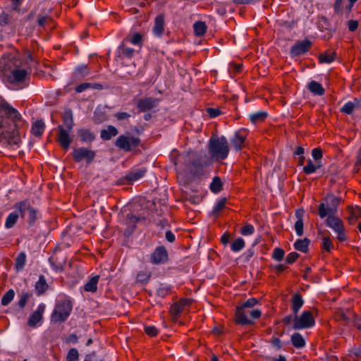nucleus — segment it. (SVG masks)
I'll return each mask as SVG.
<instances>
[{
    "label": "nucleus",
    "instance_id": "52",
    "mask_svg": "<svg viewBox=\"0 0 361 361\" xmlns=\"http://www.w3.org/2000/svg\"><path fill=\"white\" fill-rule=\"evenodd\" d=\"M183 310L181 304L175 302L171 305V312L174 317H178Z\"/></svg>",
    "mask_w": 361,
    "mask_h": 361
},
{
    "label": "nucleus",
    "instance_id": "13",
    "mask_svg": "<svg viewBox=\"0 0 361 361\" xmlns=\"http://www.w3.org/2000/svg\"><path fill=\"white\" fill-rule=\"evenodd\" d=\"M312 45V42L309 39L299 41L295 43L290 49V54L293 56H300L309 51Z\"/></svg>",
    "mask_w": 361,
    "mask_h": 361
},
{
    "label": "nucleus",
    "instance_id": "35",
    "mask_svg": "<svg viewBox=\"0 0 361 361\" xmlns=\"http://www.w3.org/2000/svg\"><path fill=\"white\" fill-rule=\"evenodd\" d=\"M88 88L101 90V89H102V85L101 84H98V83L84 82V83H82V84L78 85L75 87V91H76V92L80 93V92L85 91V90H87Z\"/></svg>",
    "mask_w": 361,
    "mask_h": 361
},
{
    "label": "nucleus",
    "instance_id": "20",
    "mask_svg": "<svg viewBox=\"0 0 361 361\" xmlns=\"http://www.w3.org/2000/svg\"><path fill=\"white\" fill-rule=\"evenodd\" d=\"M291 309L294 315L298 314L299 310L302 307L304 304V300L302 299V295L297 293H295L291 298Z\"/></svg>",
    "mask_w": 361,
    "mask_h": 361
},
{
    "label": "nucleus",
    "instance_id": "43",
    "mask_svg": "<svg viewBox=\"0 0 361 361\" xmlns=\"http://www.w3.org/2000/svg\"><path fill=\"white\" fill-rule=\"evenodd\" d=\"M26 260V255L24 252H20L16 259L15 266L17 270L23 269Z\"/></svg>",
    "mask_w": 361,
    "mask_h": 361
},
{
    "label": "nucleus",
    "instance_id": "51",
    "mask_svg": "<svg viewBox=\"0 0 361 361\" xmlns=\"http://www.w3.org/2000/svg\"><path fill=\"white\" fill-rule=\"evenodd\" d=\"M284 255L285 252L283 249L280 247H276L274 249L272 253V258L278 262H280L283 259Z\"/></svg>",
    "mask_w": 361,
    "mask_h": 361
},
{
    "label": "nucleus",
    "instance_id": "47",
    "mask_svg": "<svg viewBox=\"0 0 361 361\" xmlns=\"http://www.w3.org/2000/svg\"><path fill=\"white\" fill-rule=\"evenodd\" d=\"M140 219V217H137L133 214H128L126 221V224L133 230L135 227L136 223L138 222Z\"/></svg>",
    "mask_w": 361,
    "mask_h": 361
},
{
    "label": "nucleus",
    "instance_id": "29",
    "mask_svg": "<svg viewBox=\"0 0 361 361\" xmlns=\"http://www.w3.org/2000/svg\"><path fill=\"white\" fill-rule=\"evenodd\" d=\"M45 125L42 120H37L35 121L31 129V133L36 137H40L44 130Z\"/></svg>",
    "mask_w": 361,
    "mask_h": 361
},
{
    "label": "nucleus",
    "instance_id": "6",
    "mask_svg": "<svg viewBox=\"0 0 361 361\" xmlns=\"http://www.w3.org/2000/svg\"><path fill=\"white\" fill-rule=\"evenodd\" d=\"M258 300L255 298H251L244 302L240 306L237 307L235 314V323L240 325L253 324L254 322L247 317V309H252L255 305L258 304Z\"/></svg>",
    "mask_w": 361,
    "mask_h": 361
},
{
    "label": "nucleus",
    "instance_id": "62",
    "mask_svg": "<svg viewBox=\"0 0 361 361\" xmlns=\"http://www.w3.org/2000/svg\"><path fill=\"white\" fill-rule=\"evenodd\" d=\"M142 37L140 33H135L130 39V42L133 44H140L142 42Z\"/></svg>",
    "mask_w": 361,
    "mask_h": 361
},
{
    "label": "nucleus",
    "instance_id": "33",
    "mask_svg": "<svg viewBox=\"0 0 361 361\" xmlns=\"http://www.w3.org/2000/svg\"><path fill=\"white\" fill-rule=\"evenodd\" d=\"M99 276L97 275L92 277L89 281L85 285L84 290L87 292L94 293L97 290V283Z\"/></svg>",
    "mask_w": 361,
    "mask_h": 361
},
{
    "label": "nucleus",
    "instance_id": "4",
    "mask_svg": "<svg viewBox=\"0 0 361 361\" xmlns=\"http://www.w3.org/2000/svg\"><path fill=\"white\" fill-rule=\"evenodd\" d=\"M341 202V199L340 197L329 194L319 205L318 213L320 218L323 219L329 215H336Z\"/></svg>",
    "mask_w": 361,
    "mask_h": 361
},
{
    "label": "nucleus",
    "instance_id": "56",
    "mask_svg": "<svg viewBox=\"0 0 361 361\" xmlns=\"http://www.w3.org/2000/svg\"><path fill=\"white\" fill-rule=\"evenodd\" d=\"M299 254L295 252L289 253L285 259V262L288 264H291L295 262L299 257Z\"/></svg>",
    "mask_w": 361,
    "mask_h": 361
},
{
    "label": "nucleus",
    "instance_id": "41",
    "mask_svg": "<svg viewBox=\"0 0 361 361\" xmlns=\"http://www.w3.org/2000/svg\"><path fill=\"white\" fill-rule=\"evenodd\" d=\"M15 292L13 289H9L1 298V303L4 306L8 305L14 298Z\"/></svg>",
    "mask_w": 361,
    "mask_h": 361
},
{
    "label": "nucleus",
    "instance_id": "16",
    "mask_svg": "<svg viewBox=\"0 0 361 361\" xmlns=\"http://www.w3.org/2000/svg\"><path fill=\"white\" fill-rule=\"evenodd\" d=\"M58 142L61 145V146L65 149H68L69 148L70 144L72 142V138L70 137L67 129H65L62 126H58Z\"/></svg>",
    "mask_w": 361,
    "mask_h": 361
},
{
    "label": "nucleus",
    "instance_id": "11",
    "mask_svg": "<svg viewBox=\"0 0 361 361\" xmlns=\"http://www.w3.org/2000/svg\"><path fill=\"white\" fill-rule=\"evenodd\" d=\"M73 158L75 162L86 161L87 164H91L95 156V152L85 147L75 148L73 151Z\"/></svg>",
    "mask_w": 361,
    "mask_h": 361
},
{
    "label": "nucleus",
    "instance_id": "59",
    "mask_svg": "<svg viewBox=\"0 0 361 361\" xmlns=\"http://www.w3.org/2000/svg\"><path fill=\"white\" fill-rule=\"evenodd\" d=\"M170 289V286H164L163 285H161L157 290V294L158 296L164 298L166 295L168 294Z\"/></svg>",
    "mask_w": 361,
    "mask_h": 361
},
{
    "label": "nucleus",
    "instance_id": "57",
    "mask_svg": "<svg viewBox=\"0 0 361 361\" xmlns=\"http://www.w3.org/2000/svg\"><path fill=\"white\" fill-rule=\"evenodd\" d=\"M255 228L252 225L247 224L245 226L242 227L240 229V233L243 235H251L254 233Z\"/></svg>",
    "mask_w": 361,
    "mask_h": 361
},
{
    "label": "nucleus",
    "instance_id": "26",
    "mask_svg": "<svg viewBox=\"0 0 361 361\" xmlns=\"http://www.w3.org/2000/svg\"><path fill=\"white\" fill-rule=\"evenodd\" d=\"M360 106V102L357 99H355L353 102H348L344 104V106L341 109V111L345 114H351L354 109L356 108H359Z\"/></svg>",
    "mask_w": 361,
    "mask_h": 361
},
{
    "label": "nucleus",
    "instance_id": "45",
    "mask_svg": "<svg viewBox=\"0 0 361 361\" xmlns=\"http://www.w3.org/2000/svg\"><path fill=\"white\" fill-rule=\"evenodd\" d=\"M245 247V241L242 238H237L231 245L233 252H239Z\"/></svg>",
    "mask_w": 361,
    "mask_h": 361
},
{
    "label": "nucleus",
    "instance_id": "40",
    "mask_svg": "<svg viewBox=\"0 0 361 361\" xmlns=\"http://www.w3.org/2000/svg\"><path fill=\"white\" fill-rule=\"evenodd\" d=\"M226 202L227 199L226 197L221 198L214 207L213 210L211 212V215L213 216H217L219 213L225 207Z\"/></svg>",
    "mask_w": 361,
    "mask_h": 361
},
{
    "label": "nucleus",
    "instance_id": "27",
    "mask_svg": "<svg viewBox=\"0 0 361 361\" xmlns=\"http://www.w3.org/2000/svg\"><path fill=\"white\" fill-rule=\"evenodd\" d=\"M348 210L350 212V216L347 219L350 224H354L357 219L361 218V207H348Z\"/></svg>",
    "mask_w": 361,
    "mask_h": 361
},
{
    "label": "nucleus",
    "instance_id": "12",
    "mask_svg": "<svg viewBox=\"0 0 361 361\" xmlns=\"http://www.w3.org/2000/svg\"><path fill=\"white\" fill-rule=\"evenodd\" d=\"M20 63L16 59L14 56H9L8 58H2L0 60V72L4 77L12 73V71L18 69Z\"/></svg>",
    "mask_w": 361,
    "mask_h": 361
},
{
    "label": "nucleus",
    "instance_id": "9",
    "mask_svg": "<svg viewBox=\"0 0 361 361\" xmlns=\"http://www.w3.org/2000/svg\"><path fill=\"white\" fill-rule=\"evenodd\" d=\"M325 224L327 226L333 229L336 234V238L339 241L343 242L346 240L343 222L339 217L336 215L327 216Z\"/></svg>",
    "mask_w": 361,
    "mask_h": 361
},
{
    "label": "nucleus",
    "instance_id": "5",
    "mask_svg": "<svg viewBox=\"0 0 361 361\" xmlns=\"http://www.w3.org/2000/svg\"><path fill=\"white\" fill-rule=\"evenodd\" d=\"M72 303L70 300L59 301L55 306L51 316V321L54 324L64 322L69 317L72 311Z\"/></svg>",
    "mask_w": 361,
    "mask_h": 361
},
{
    "label": "nucleus",
    "instance_id": "54",
    "mask_svg": "<svg viewBox=\"0 0 361 361\" xmlns=\"http://www.w3.org/2000/svg\"><path fill=\"white\" fill-rule=\"evenodd\" d=\"M261 314H262L261 311L258 309H255V310L247 309V317L249 315L250 317V318H249V319H251L252 321V319L259 318L261 316Z\"/></svg>",
    "mask_w": 361,
    "mask_h": 361
},
{
    "label": "nucleus",
    "instance_id": "53",
    "mask_svg": "<svg viewBox=\"0 0 361 361\" xmlns=\"http://www.w3.org/2000/svg\"><path fill=\"white\" fill-rule=\"evenodd\" d=\"M322 247L327 252H331V249L333 248V244L329 237L323 238Z\"/></svg>",
    "mask_w": 361,
    "mask_h": 361
},
{
    "label": "nucleus",
    "instance_id": "21",
    "mask_svg": "<svg viewBox=\"0 0 361 361\" xmlns=\"http://www.w3.org/2000/svg\"><path fill=\"white\" fill-rule=\"evenodd\" d=\"M246 135L241 131H237L234 137L231 140L235 149L238 151L242 149L243 145L245 140Z\"/></svg>",
    "mask_w": 361,
    "mask_h": 361
},
{
    "label": "nucleus",
    "instance_id": "50",
    "mask_svg": "<svg viewBox=\"0 0 361 361\" xmlns=\"http://www.w3.org/2000/svg\"><path fill=\"white\" fill-rule=\"evenodd\" d=\"M78 351L76 348H71L67 354V361H78Z\"/></svg>",
    "mask_w": 361,
    "mask_h": 361
},
{
    "label": "nucleus",
    "instance_id": "60",
    "mask_svg": "<svg viewBox=\"0 0 361 361\" xmlns=\"http://www.w3.org/2000/svg\"><path fill=\"white\" fill-rule=\"evenodd\" d=\"M145 333L150 336H154L157 334V329L154 326H145Z\"/></svg>",
    "mask_w": 361,
    "mask_h": 361
},
{
    "label": "nucleus",
    "instance_id": "30",
    "mask_svg": "<svg viewBox=\"0 0 361 361\" xmlns=\"http://www.w3.org/2000/svg\"><path fill=\"white\" fill-rule=\"evenodd\" d=\"M118 130L113 126H109L107 129L101 131V138L104 140H109L112 137L118 134Z\"/></svg>",
    "mask_w": 361,
    "mask_h": 361
},
{
    "label": "nucleus",
    "instance_id": "22",
    "mask_svg": "<svg viewBox=\"0 0 361 361\" xmlns=\"http://www.w3.org/2000/svg\"><path fill=\"white\" fill-rule=\"evenodd\" d=\"M146 171L145 169H137L132 170L125 176V179L129 182L137 180L142 178Z\"/></svg>",
    "mask_w": 361,
    "mask_h": 361
},
{
    "label": "nucleus",
    "instance_id": "8",
    "mask_svg": "<svg viewBox=\"0 0 361 361\" xmlns=\"http://www.w3.org/2000/svg\"><path fill=\"white\" fill-rule=\"evenodd\" d=\"M315 325V321L311 311H304L299 316L298 314L294 315V323H293V329L300 330L309 329Z\"/></svg>",
    "mask_w": 361,
    "mask_h": 361
},
{
    "label": "nucleus",
    "instance_id": "1",
    "mask_svg": "<svg viewBox=\"0 0 361 361\" xmlns=\"http://www.w3.org/2000/svg\"><path fill=\"white\" fill-rule=\"evenodd\" d=\"M23 121L20 113L8 103L0 104V143L17 149L21 137L19 129Z\"/></svg>",
    "mask_w": 361,
    "mask_h": 361
},
{
    "label": "nucleus",
    "instance_id": "18",
    "mask_svg": "<svg viewBox=\"0 0 361 361\" xmlns=\"http://www.w3.org/2000/svg\"><path fill=\"white\" fill-rule=\"evenodd\" d=\"M157 104L158 99L152 97H145L137 102V106L141 111H146L156 107Z\"/></svg>",
    "mask_w": 361,
    "mask_h": 361
},
{
    "label": "nucleus",
    "instance_id": "17",
    "mask_svg": "<svg viewBox=\"0 0 361 361\" xmlns=\"http://www.w3.org/2000/svg\"><path fill=\"white\" fill-rule=\"evenodd\" d=\"M45 310V305L40 304L37 310H35L29 317L27 321L28 326L34 327L42 319V314Z\"/></svg>",
    "mask_w": 361,
    "mask_h": 361
},
{
    "label": "nucleus",
    "instance_id": "25",
    "mask_svg": "<svg viewBox=\"0 0 361 361\" xmlns=\"http://www.w3.org/2000/svg\"><path fill=\"white\" fill-rule=\"evenodd\" d=\"M78 135L81 141L86 143H91L95 139V135L88 129L80 128L78 130Z\"/></svg>",
    "mask_w": 361,
    "mask_h": 361
},
{
    "label": "nucleus",
    "instance_id": "55",
    "mask_svg": "<svg viewBox=\"0 0 361 361\" xmlns=\"http://www.w3.org/2000/svg\"><path fill=\"white\" fill-rule=\"evenodd\" d=\"M150 274L146 272H140L137 275V281L140 283L145 284L147 283Z\"/></svg>",
    "mask_w": 361,
    "mask_h": 361
},
{
    "label": "nucleus",
    "instance_id": "7",
    "mask_svg": "<svg viewBox=\"0 0 361 361\" xmlns=\"http://www.w3.org/2000/svg\"><path fill=\"white\" fill-rule=\"evenodd\" d=\"M14 208L22 218H27L30 226L34 225L37 219V210L31 205L30 200H25L19 202L15 204Z\"/></svg>",
    "mask_w": 361,
    "mask_h": 361
},
{
    "label": "nucleus",
    "instance_id": "64",
    "mask_svg": "<svg viewBox=\"0 0 361 361\" xmlns=\"http://www.w3.org/2000/svg\"><path fill=\"white\" fill-rule=\"evenodd\" d=\"M207 112L211 118H215L221 114V111L219 109L214 108H208Z\"/></svg>",
    "mask_w": 361,
    "mask_h": 361
},
{
    "label": "nucleus",
    "instance_id": "10",
    "mask_svg": "<svg viewBox=\"0 0 361 361\" xmlns=\"http://www.w3.org/2000/svg\"><path fill=\"white\" fill-rule=\"evenodd\" d=\"M140 140L133 136L121 135L118 137L116 141V146L125 152H130L139 146Z\"/></svg>",
    "mask_w": 361,
    "mask_h": 361
},
{
    "label": "nucleus",
    "instance_id": "48",
    "mask_svg": "<svg viewBox=\"0 0 361 361\" xmlns=\"http://www.w3.org/2000/svg\"><path fill=\"white\" fill-rule=\"evenodd\" d=\"M118 49L121 53L127 58H131L135 52L133 48L126 47L123 44H121Z\"/></svg>",
    "mask_w": 361,
    "mask_h": 361
},
{
    "label": "nucleus",
    "instance_id": "58",
    "mask_svg": "<svg viewBox=\"0 0 361 361\" xmlns=\"http://www.w3.org/2000/svg\"><path fill=\"white\" fill-rule=\"evenodd\" d=\"M303 221H296L294 225V228L295 232L298 236H302L303 235Z\"/></svg>",
    "mask_w": 361,
    "mask_h": 361
},
{
    "label": "nucleus",
    "instance_id": "34",
    "mask_svg": "<svg viewBox=\"0 0 361 361\" xmlns=\"http://www.w3.org/2000/svg\"><path fill=\"white\" fill-rule=\"evenodd\" d=\"M336 52L326 51L319 55V61L321 63H330L334 61Z\"/></svg>",
    "mask_w": 361,
    "mask_h": 361
},
{
    "label": "nucleus",
    "instance_id": "24",
    "mask_svg": "<svg viewBox=\"0 0 361 361\" xmlns=\"http://www.w3.org/2000/svg\"><path fill=\"white\" fill-rule=\"evenodd\" d=\"M164 18L163 15H159L155 18L153 32L157 36H161L164 32Z\"/></svg>",
    "mask_w": 361,
    "mask_h": 361
},
{
    "label": "nucleus",
    "instance_id": "49",
    "mask_svg": "<svg viewBox=\"0 0 361 361\" xmlns=\"http://www.w3.org/2000/svg\"><path fill=\"white\" fill-rule=\"evenodd\" d=\"M317 170V166L312 162V161L309 159H307V164L303 167V172L305 174H311L314 173Z\"/></svg>",
    "mask_w": 361,
    "mask_h": 361
},
{
    "label": "nucleus",
    "instance_id": "37",
    "mask_svg": "<svg viewBox=\"0 0 361 361\" xmlns=\"http://www.w3.org/2000/svg\"><path fill=\"white\" fill-rule=\"evenodd\" d=\"M223 183L219 176L214 177L209 188L214 193H218L222 190Z\"/></svg>",
    "mask_w": 361,
    "mask_h": 361
},
{
    "label": "nucleus",
    "instance_id": "15",
    "mask_svg": "<svg viewBox=\"0 0 361 361\" xmlns=\"http://www.w3.org/2000/svg\"><path fill=\"white\" fill-rule=\"evenodd\" d=\"M27 75V72L25 70L18 68L12 71V73L8 74L4 78H6L9 83L15 84L23 82Z\"/></svg>",
    "mask_w": 361,
    "mask_h": 361
},
{
    "label": "nucleus",
    "instance_id": "19",
    "mask_svg": "<svg viewBox=\"0 0 361 361\" xmlns=\"http://www.w3.org/2000/svg\"><path fill=\"white\" fill-rule=\"evenodd\" d=\"M63 123L65 126V129L68 130H72L74 126L73 114L71 109H65L63 116Z\"/></svg>",
    "mask_w": 361,
    "mask_h": 361
},
{
    "label": "nucleus",
    "instance_id": "31",
    "mask_svg": "<svg viewBox=\"0 0 361 361\" xmlns=\"http://www.w3.org/2000/svg\"><path fill=\"white\" fill-rule=\"evenodd\" d=\"M290 339L293 345L296 348H302L305 345V341L299 333H294L291 336Z\"/></svg>",
    "mask_w": 361,
    "mask_h": 361
},
{
    "label": "nucleus",
    "instance_id": "38",
    "mask_svg": "<svg viewBox=\"0 0 361 361\" xmlns=\"http://www.w3.org/2000/svg\"><path fill=\"white\" fill-rule=\"evenodd\" d=\"M195 34L197 36L201 37L204 35L207 30V25L204 22L197 21L193 25Z\"/></svg>",
    "mask_w": 361,
    "mask_h": 361
},
{
    "label": "nucleus",
    "instance_id": "14",
    "mask_svg": "<svg viewBox=\"0 0 361 361\" xmlns=\"http://www.w3.org/2000/svg\"><path fill=\"white\" fill-rule=\"evenodd\" d=\"M168 260V252L164 246H159L156 248L151 255V262L153 264H162Z\"/></svg>",
    "mask_w": 361,
    "mask_h": 361
},
{
    "label": "nucleus",
    "instance_id": "39",
    "mask_svg": "<svg viewBox=\"0 0 361 361\" xmlns=\"http://www.w3.org/2000/svg\"><path fill=\"white\" fill-rule=\"evenodd\" d=\"M19 216H20V214L17 210L15 212L11 213L6 218V220L5 222L6 228H12L17 222V220H18Z\"/></svg>",
    "mask_w": 361,
    "mask_h": 361
},
{
    "label": "nucleus",
    "instance_id": "46",
    "mask_svg": "<svg viewBox=\"0 0 361 361\" xmlns=\"http://www.w3.org/2000/svg\"><path fill=\"white\" fill-rule=\"evenodd\" d=\"M90 71L86 65H81L76 68L75 75L78 78H84L89 75Z\"/></svg>",
    "mask_w": 361,
    "mask_h": 361
},
{
    "label": "nucleus",
    "instance_id": "32",
    "mask_svg": "<svg viewBox=\"0 0 361 361\" xmlns=\"http://www.w3.org/2000/svg\"><path fill=\"white\" fill-rule=\"evenodd\" d=\"M309 90L313 94L322 96L324 94V89L322 85L316 81H311L308 85Z\"/></svg>",
    "mask_w": 361,
    "mask_h": 361
},
{
    "label": "nucleus",
    "instance_id": "61",
    "mask_svg": "<svg viewBox=\"0 0 361 361\" xmlns=\"http://www.w3.org/2000/svg\"><path fill=\"white\" fill-rule=\"evenodd\" d=\"M312 155L315 161H319L322 158V151L320 148H314L312 151Z\"/></svg>",
    "mask_w": 361,
    "mask_h": 361
},
{
    "label": "nucleus",
    "instance_id": "28",
    "mask_svg": "<svg viewBox=\"0 0 361 361\" xmlns=\"http://www.w3.org/2000/svg\"><path fill=\"white\" fill-rule=\"evenodd\" d=\"M310 243V240L307 238L304 239H298L294 243V247L295 250L307 253L308 252V247Z\"/></svg>",
    "mask_w": 361,
    "mask_h": 361
},
{
    "label": "nucleus",
    "instance_id": "42",
    "mask_svg": "<svg viewBox=\"0 0 361 361\" xmlns=\"http://www.w3.org/2000/svg\"><path fill=\"white\" fill-rule=\"evenodd\" d=\"M56 262L54 261V257H50L49 259V262L56 271H62L63 269V266L66 264V259L58 261V258H56Z\"/></svg>",
    "mask_w": 361,
    "mask_h": 361
},
{
    "label": "nucleus",
    "instance_id": "44",
    "mask_svg": "<svg viewBox=\"0 0 361 361\" xmlns=\"http://www.w3.org/2000/svg\"><path fill=\"white\" fill-rule=\"evenodd\" d=\"M32 294L28 292L22 293L20 295V299L17 302V305L20 308L23 309L27 302V300L31 298Z\"/></svg>",
    "mask_w": 361,
    "mask_h": 361
},
{
    "label": "nucleus",
    "instance_id": "3",
    "mask_svg": "<svg viewBox=\"0 0 361 361\" xmlns=\"http://www.w3.org/2000/svg\"><path fill=\"white\" fill-rule=\"evenodd\" d=\"M209 158L216 161L225 159L228 154L229 147L226 138L224 136L221 137H212L208 144Z\"/></svg>",
    "mask_w": 361,
    "mask_h": 361
},
{
    "label": "nucleus",
    "instance_id": "2",
    "mask_svg": "<svg viewBox=\"0 0 361 361\" xmlns=\"http://www.w3.org/2000/svg\"><path fill=\"white\" fill-rule=\"evenodd\" d=\"M183 161L190 173L194 176L203 174L204 169L211 165L212 161L204 152H184L179 157V161Z\"/></svg>",
    "mask_w": 361,
    "mask_h": 361
},
{
    "label": "nucleus",
    "instance_id": "36",
    "mask_svg": "<svg viewBox=\"0 0 361 361\" xmlns=\"http://www.w3.org/2000/svg\"><path fill=\"white\" fill-rule=\"evenodd\" d=\"M268 114L267 111H259L252 114L249 116L250 120L252 123H257L264 121L267 117Z\"/></svg>",
    "mask_w": 361,
    "mask_h": 361
},
{
    "label": "nucleus",
    "instance_id": "63",
    "mask_svg": "<svg viewBox=\"0 0 361 361\" xmlns=\"http://www.w3.org/2000/svg\"><path fill=\"white\" fill-rule=\"evenodd\" d=\"M8 23H9L8 15L7 13H6L5 12H2L0 14V25L4 26V25H6L7 24H8Z\"/></svg>",
    "mask_w": 361,
    "mask_h": 361
},
{
    "label": "nucleus",
    "instance_id": "23",
    "mask_svg": "<svg viewBox=\"0 0 361 361\" xmlns=\"http://www.w3.org/2000/svg\"><path fill=\"white\" fill-rule=\"evenodd\" d=\"M35 288L38 295H42L48 290L49 285L47 284L44 275L39 276V280L35 285Z\"/></svg>",
    "mask_w": 361,
    "mask_h": 361
}]
</instances>
